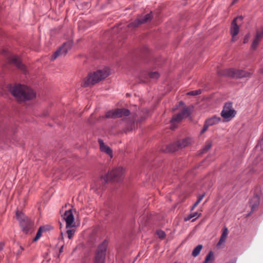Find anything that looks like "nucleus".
Instances as JSON below:
<instances>
[{
    "mask_svg": "<svg viewBox=\"0 0 263 263\" xmlns=\"http://www.w3.org/2000/svg\"><path fill=\"white\" fill-rule=\"evenodd\" d=\"M9 90L12 95L20 102L33 99L36 96L35 92L32 89L24 85L10 86Z\"/></svg>",
    "mask_w": 263,
    "mask_h": 263,
    "instance_id": "obj_1",
    "label": "nucleus"
},
{
    "mask_svg": "<svg viewBox=\"0 0 263 263\" xmlns=\"http://www.w3.org/2000/svg\"><path fill=\"white\" fill-rule=\"evenodd\" d=\"M109 75V70L108 69H103L98 70L93 73L89 74L85 78L84 82L81 86L84 87H87L89 85H93L105 79Z\"/></svg>",
    "mask_w": 263,
    "mask_h": 263,
    "instance_id": "obj_2",
    "label": "nucleus"
},
{
    "mask_svg": "<svg viewBox=\"0 0 263 263\" xmlns=\"http://www.w3.org/2000/svg\"><path fill=\"white\" fill-rule=\"evenodd\" d=\"M217 74L219 76L221 77H231L234 79H242L250 78L252 74V72L241 69L229 68L219 70L217 71Z\"/></svg>",
    "mask_w": 263,
    "mask_h": 263,
    "instance_id": "obj_3",
    "label": "nucleus"
},
{
    "mask_svg": "<svg viewBox=\"0 0 263 263\" xmlns=\"http://www.w3.org/2000/svg\"><path fill=\"white\" fill-rule=\"evenodd\" d=\"M16 216L22 230L24 233H28L33 228V222L23 213L19 211L16 212Z\"/></svg>",
    "mask_w": 263,
    "mask_h": 263,
    "instance_id": "obj_4",
    "label": "nucleus"
},
{
    "mask_svg": "<svg viewBox=\"0 0 263 263\" xmlns=\"http://www.w3.org/2000/svg\"><path fill=\"white\" fill-rule=\"evenodd\" d=\"M193 109V106L192 105L188 107L185 106L180 112L173 116L170 121L171 128L175 129L176 128V126H175L176 123L180 122L184 118L188 117L191 114V111Z\"/></svg>",
    "mask_w": 263,
    "mask_h": 263,
    "instance_id": "obj_5",
    "label": "nucleus"
},
{
    "mask_svg": "<svg viewBox=\"0 0 263 263\" xmlns=\"http://www.w3.org/2000/svg\"><path fill=\"white\" fill-rule=\"evenodd\" d=\"M108 242L104 240L98 247L96 252L94 263H105Z\"/></svg>",
    "mask_w": 263,
    "mask_h": 263,
    "instance_id": "obj_6",
    "label": "nucleus"
},
{
    "mask_svg": "<svg viewBox=\"0 0 263 263\" xmlns=\"http://www.w3.org/2000/svg\"><path fill=\"white\" fill-rule=\"evenodd\" d=\"M123 174V169L122 167H118L112 170L104 176L102 177L101 179L104 180L105 183L109 181H118L122 177Z\"/></svg>",
    "mask_w": 263,
    "mask_h": 263,
    "instance_id": "obj_7",
    "label": "nucleus"
},
{
    "mask_svg": "<svg viewBox=\"0 0 263 263\" xmlns=\"http://www.w3.org/2000/svg\"><path fill=\"white\" fill-rule=\"evenodd\" d=\"M130 114L129 109L124 108H116L108 110L105 115L106 118L116 119L120 118L123 116L127 117Z\"/></svg>",
    "mask_w": 263,
    "mask_h": 263,
    "instance_id": "obj_8",
    "label": "nucleus"
},
{
    "mask_svg": "<svg viewBox=\"0 0 263 263\" xmlns=\"http://www.w3.org/2000/svg\"><path fill=\"white\" fill-rule=\"evenodd\" d=\"M153 16V13L151 11L149 13L145 14L144 16H140L137 17L134 21L128 24L127 25V27L132 29L136 28L140 25L150 22L152 20Z\"/></svg>",
    "mask_w": 263,
    "mask_h": 263,
    "instance_id": "obj_9",
    "label": "nucleus"
},
{
    "mask_svg": "<svg viewBox=\"0 0 263 263\" xmlns=\"http://www.w3.org/2000/svg\"><path fill=\"white\" fill-rule=\"evenodd\" d=\"M236 111L232 108V103L226 102L221 112V116L224 119L234 117L236 115Z\"/></svg>",
    "mask_w": 263,
    "mask_h": 263,
    "instance_id": "obj_10",
    "label": "nucleus"
},
{
    "mask_svg": "<svg viewBox=\"0 0 263 263\" xmlns=\"http://www.w3.org/2000/svg\"><path fill=\"white\" fill-rule=\"evenodd\" d=\"M77 211L75 209H69L67 210V229L71 224H77V221H74V215Z\"/></svg>",
    "mask_w": 263,
    "mask_h": 263,
    "instance_id": "obj_11",
    "label": "nucleus"
},
{
    "mask_svg": "<svg viewBox=\"0 0 263 263\" xmlns=\"http://www.w3.org/2000/svg\"><path fill=\"white\" fill-rule=\"evenodd\" d=\"M60 214L61 218L59 220L60 228L61 230V238L62 240L64 239V233L65 230L64 229V225L66 223V210L64 209V206L60 211Z\"/></svg>",
    "mask_w": 263,
    "mask_h": 263,
    "instance_id": "obj_12",
    "label": "nucleus"
},
{
    "mask_svg": "<svg viewBox=\"0 0 263 263\" xmlns=\"http://www.w3.org/2000/svg\"><path fill=\"white\" fill-rule=\"evenodd\" d=\"M243 17L242 16H239L235 18L231 23L230 32L232 36H236L239 31V26L237 24L236 21L237 19H239L240 21H242Z\"/></svg>",
    "mask_w": 263,
    "mask_h": 263,
    "instance_id": "obj_13",
    "label": "nucleus"
},
{
    "mask_svg": "<svg viewBox=\"0 0 263 263\" xmlns=\"http://www.w3.org/2000/svg\"><path fill=\"white\" fill-rule=\"evenodd\" d=\"M9 61L11 63L15 65L18 69H20L22 71L24 72L26 71L25 66L22 64L20 60L19 57L17 55H12L9 58Z\"/></svg>",
    "mask_w": 263,
    "mask_h": 263,
    "instance_id": "obj_14",
    "label": "nucleus"
},
{
    "mask_svg": "<svg viewBox=\"0 0 263 263\" xmlns=\"http://www.w3.org/2000/svg\"><path fill=\"white\" fill-rule=\"evenodd\" d=\"M66 55V43H64L63 45L59 47L52 55L51 60L53 61L57 58Z\"/></svg>",
    "mask_w": 263,
    "mask_h": 263,
    "instance_id": "obj_15",
    "label": "nucleus"
},
{
    "mask_svg": "<svg viewBox=\"0 0 263 263\" xmlns=\"http://www.w3.org/2000/svg\"><path fill=\"white\" fill-rule=\"evenodd\" d=\"M260 199L258 195H256L253 197L250 200V206L251 207V211L247 214V216L250 215L251 213H252L259 205Z\"/></svg>",
    "mask_w": 263,
    "mask_h": 263,
    "instance_id": "obj_16",
    "label": "nucleus"
},
{
    "mask_svg": "<svg viewBox=\"0 0 263 263\" xmlns=\"http://www.w3.org/2000/svg\"><path fill=\"white\" fill-rule=\"evenodd\" d=\"M98 142L101 151L108 154L111 158L112 157V151L110 147L105 145L103 140L101 139H98Z\"/></svg>",
    "mask_w": 263,
    "mask_h": 263,
    "instance_id": "obj_17",
    "label": "nucleus"
},
{
    "mask_svg": "<svg viewBox=\"0 0 263 263\" xmlns=\"http://www.w3.org/2000/svg\"><path fill=\"white\" fill-rule=\"evenodd\" d=\"M220 121L221 118L215 115L205 120V122L209 126H211L218 124Z\"/></svg>",
    "mask_w": 263,
    "mask_h": 263,
    "instance_id": "obj_18",
    "label": "nucleus"
},
{
    "mask_svg": "<svg viewBox=\"0 0 263 263\" xmlns=\"http://www.w3.org/2000/svg\"><path fill=\"white\" fill-rule=\"evenodd\" d=\"M179 149L176 142L167 145L162 151L164 153H173Z\"/></svg>",
    "mask_w": 263,
    "mask_h": 263,
    "instance_id": "obj_19",
    "label": "nucleus"
},
{
    "mask_svg": "<svg viewBox=\"0 0 263 263\" xmlns=\"http://www.w3.org/2000/svg\"><path fill=\"white\" fill-rule=\"evenodd\" d=\"M79 223L78 222L77 224H71V226H69V228L67 229V237L69 239H71L73 237L76 231L77 228L79 227Z\"/></svg>",
    "mask_w": 263,
    "mask_h": 263,
    "instance_id": "obj_20",
    "label": "nucleus"
},
{
    "mask_svg": "<svg viewBox=\"0 0 263 263\" xmlns=\"http://www.w3.org/2000/svg\"><path fill=\"white\" fill-rule=\"evenodd\" d=\"M176 143L179 149L188 146L191 143V139L190 138H185L181 140L178 141Z\"/></svg>",
    "mask_w": 263,
    "mask_h": 263,
    "instance_id": "obj_21",
    "label": "nucleus"
},
{
    "mask_svg": "<svg viewBox=\"0 0 263 263\" xmlns=\"http://www.w3.org/2000/svg\"><path fill=\"white\" fill-rule=\"evenodd\" d=\"M201 215V213L198 214L197 212H195L193 213H192L190 214L189 215H187L186 217H184V221H187L192 218H194V217H196V218L193 219L192 220V221H194L198 217H199Z\"/></svg>",
    "mask_w": 263,
    "mask_h": 263,
    "instance_id": "obj_22",
    "label": "nucleus"
},
{
    "mask_svg": "<svg viewBox=\"0 0 263 263\" xmlns=\"http://www.w3.org/2000/svg\"><path fill=\"white\" fill-rule=\"evenodd\" d=\"M202 247L203 246L202 245H198L197 246H196L193 250L192 255L194 257L197 256L201 251Z\"/></svg>",
    "mask_w": 263,
    "mask_h": 263,
    "instance_id": "obj_23",
    "label": "nucleus"
},
{
    "mask_svg": "<svg viewBox=\"0 0 263 263\" xmlns=\"http://www.w3.org/2000/svg\"><path fill=\"white\" fill-rule=\"evenodd\" d=\"M45 229L44 227H41L38 230L35 237L33 238V241H37L42 236V234L43 231H45Z\"/></svg>",
    "mask_w": 263,
    "mask_h": 263,
    "instance_id": "obj_24",
    "label": "nucleus"
},
{
    "mask_svg": "<svg viewBox=\"0 0 263 263\" xmlns=\"http://www.w3.org/2000/svg\"><path fill=\"white\" fill-rule=\"evenodd\" d=\"M211 259L212 260L214 259V253L212 251H210L206 255L203 263H208Z\"/></svg>",
    "mask_w": 263,
    "mask_h": 263,
    "instance_id": "obj_25",
    "label": "nucleus"
},
{
    "mask_svg": "<svg viewBox=\"0 0 263 263\" xmlns=\"http://www.w3.org/2000/svg\"><path fill=\"white\" fill-rule=\"evenodd\" d=\"M260 41V39L255 37L251 45V48L253 50H256Z\"/></svg>",
    "mask_w": 263,
    "mask_h": 263,
    "instance_id": "obj_26",
    "label": "nucleus"
},
{
    "mask_svg": "<svg viewBox=\"0 0 263 263\" xmlns=\"http://www.w3.org/2000/svg\"><path fill=\"white\" fill-rule=\"evenodd\" d=\"M148 77L151 79H154V80H157V79H158L159 78L160 74L157 71L152 72H149L148 73Z\"/></svg>",
    "mask_w": 263,
    "mask_h": 263,
    "instance_id": "obj_27",
    "label": "nucleus"
},
{
    "mask_svg": "<svg viewBox=\"0 0 263 263\" xmlns=\"http://www.w3.org/2000/svg\"><path fill=\"white\" fill-rule=\"evenodd\" d=\"M202 90L199 89H197V90H193V91H191L187 92V95H190V96H197V95L201 94L202 93Z\"/></svg>",
    "mask_w": 263,
    "mask_h": 263,
    "instance_id": "obj_28",
    "label": "nucleus"
},
{
    "mask_svg": "<svg viewBox=\"0 0 263 263\" xmlns=\"http://www.w3.org/2000/svg\"><path fill=\"white\" fill-rule=\"evenodd\" d=\"M156 233L158 237L160 239H163L166 236L164 231L161 230L157 231Z\"/></svg>",
    "mask_w": 263,
    "mask_h": 263,
    "instance_id": "obj_29",
    "label": "nucleus"
},
{
    "mask_svg": "<svg viewBox=\"0 0 263 263\" xmlns=\"http://www.w3.org/2000/svg\"><path fill=\"white\" fill-rule=\"evenodd\" d=\"M211 146H212V144L211 143H209L208 144H206L202 149V153H204V152H207L208 151H209L211 147Z\"/></svg>",
    "mask_w": 263,
    "mask_h": 263,
    "instance_id": "obj_30",
    "label": "nucleus"
},
{
    "mask_svg": "<svg viewBox=\"0 0 263 263\" xmlns=\"http://www.w3.org/2000/svg\"><path fill=\"white\" fill-rule=\"evenodd\" d=\"M228 229L227 228L224 227V228L223 230L222 233L221 235L222 237V238H225L228 235Z\"/></svg>",
    "mask_w": 263,
    "mask_h": 263,
    "instance_id": "obj_31",
    "label": "nucleus"
},
{
    "mask_svg": "<svg viewBox=\"0 0 263 263\" xmlns=\"http://www.w3.org/2000/svg\"><path fill=\"white\" fill-rule=\"evenodd\" d=\"M209 127V126L207 124H206V123L204 122V125H203V128H202V129L200 131V135H202V134H203L204 132H205L207 130V129H208V127Z\"/></svg>",
    "mask_w": 263,
    "mask_h": 263,
    "instance_id": "obj_32",
    "label": "nucleus"
},
{
    "mask_svg": "<svg viewBox=\"0 0 263 263\" xmlns=\"http://www.w3.org/2000/svg\"><path fill=\"white\" fill-rule=\"evenodd\" d=\"M205 193H203V194H202L201 195H198L197 198V200L196 201V203H199L200 202V201L202 200V199L203 198V197L205 196Z\"/></svg>",
    "mask_w": 263,
    "mask_h": 263,
    "instance_id": "obj_33",
    "label": "nucleus"
},
{
    "mask_svg": "<svg viewBox=\"0 0 263 263\" xmlns=\"http://www.w3.org/2000/svg\"><path fill=\"white\" fill-rule=\"evenodd\" d=\"M73 45V42L72 41H68L67 42V51L68 49H70L71 48V47Z\"/></svg>",
    "mask_w": 263,
    "mask_h": 263,
    "instance_id": "obj_34",
    "label": "nucleus"
},
{
    "mask_svg": "<svg viewBox=\"0 0 263 263\" xmlns=\"http://www.w3.org/2000/svg\"><path fill=\"white\" fill-rule=\"evenodd\" d=\"M249 38H250L249 34H246L243 39V43L246 44V43H248V42L249 41Z\"/></svg>",
    "mask_w": 263,
    "mask_h": 263,
    "instance_id": "obj_35",
    "label": "nucleus"
},
{
    "mask_svg": "<svg viewBox=\"0 0 263 263\" xmlns=\"http://www.w3.org/2000/svg\"><path fill=\"white\" fill-rule=\"evenodd\" d=\"M198 204V203H196V202L193 204V205L191 208V211H193L194 209Z\"/></svg>",
    "mask_w": 263,
    "mask_h": 263,
    "instance_id": "obj_36",
    "label": "nucleus"
},
{
    "mask_svg": "<svg viewBox=\"0 0 263 263\" xmlns=\"http://www.w3.org/2000/svg\"><path fill=\"white\" fill-rule=\"evenodd\" d=\"M236 259H235L231 260L227 262L226 263H236Z\"/></svg>",
    "mask_w": 263,
    "mask_h": 263,
    "instance_id": "obj_37",
    "label": "nucleus"
},
{
    "mask_svg": "<svg viewBox=\"0 0 263 263\" xmlns=\"http://www.w3.org/2000/svg\"><path fill=\"white\" fill-rule=\"evenodd\" d=\"M178 105L184 106V107L185 106L184 102L182 101L179 102Z\"/></svg>",
    "mask_w": 263,
    "mask_h": 263,
    "instance_id": "obj_38",
    "label": "nucleus"
},
{
    "mask_svg": "<svg viewBox=\"0 0 263 263\" xmlns=\"http://www.w3.org/2000/svg\"><path fill=\"white\" fill-rule=\"evenodd\" d=\"M3 247H4V243L3 242H0V251L1 250H2Z\"/></svg>",
    "mask_w": 263,
    "mask_h": 263,
    "instance_id": "obj_39",
    "label": "nucleus"
},
{
    "mask_svg": "<svg viewBox=\"0 0 263 263\" xmlns=\"http://www.w3.org/2000/svg\"><path fill=\"white\" fill-rule=\"evenodd\" d=\"M224 240H225V238H222V237L221 236L220 237V239L219 241V243H220L222 241H224Z\"/></svg>",
    "mask_w": 263,
    "mask_h": 263,
    "instance_id": "obj_40",
    "label": "nucleus"
},
{
    "mask_svg": "<svg viewBox=\"0 0 263 263\" xmlns=\"http://www.w3.org/2000/svg\"><path fill=\"white\" fill-rule=\"evenodd\" d=\"M63 248H64V245H62L61 247V249L60 250V252H61L63 251Z\"/></svg>",
    "mask_w": 263,
    "mask_h": 263,
    "instance_id": "obj_41",
    "label": "nucleus"
},
{
    "mask_svg": "<svg viewBox=\"0 0 263 263\" xmlns=\"http://www.w3.org/2000/svg\"><path fill=\"white\" fill-rule=\"evenodd\" d=\"M235 40H236V39H235V36H232V41L234 42V41H235Z\"/></svg>",
    "mask_w": 263,
    "mask_h": 263,
    "instance_id": "obj_42",
    "label": "nucleus"
},
{
    "mask_svg": "<svg viewBox=\"0 0 263 263\" xmlns=\"http://www.w3.org/2000/svg\"><path fill=\"white\" fill-rule=\"evenodd\" d=\"M178 106H179V105L176 106L174 108H173V111L175 110L178 107Z\"/></svg>",
    "mask_w": 263,
    "mask_h": 263,
    "instance_id": "obj_43",
    "label": "nucleus"
},
{
    "mask_svg": "<svg viewBox=\"0 0 263 263\" xmlns=\"http://www.w3.org/2000/svg\"><path fill=\"white\" fill-rule=\"evenodd\" d=\"M259 72L260 73H263V68H261V69H259Z\"/></svg>",
    "mask_w": 263,
    "mask_h": 263,
    "instance_id": "obj_44",
    "label": "nucleus"
},
{
    "mask_svg": "<svg viewBox=\"0 0 263 263\" xmlns=\"http://www.w3.org/2000/svg\"><path fill=\"white\" fill-rule=\"evenodd\" d=\"M142 82L143 83H146V80H142Z\"/></svg>",
    "mask_w": 263,
    "mask_h": 263,
    "instance_id": "obj_45",
    "label": "nucleus"
}]
</instances>
